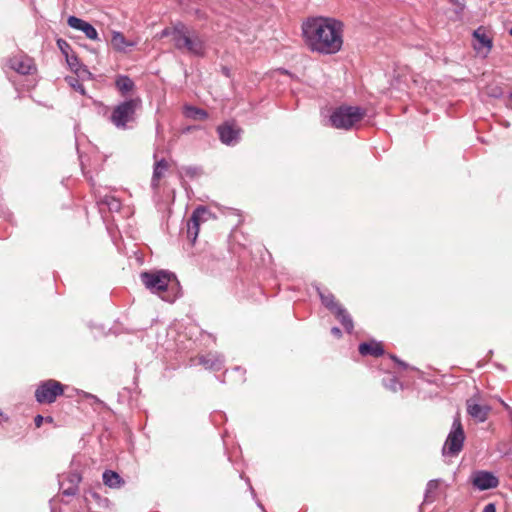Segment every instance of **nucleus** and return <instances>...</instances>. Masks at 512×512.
I'll use <instances>...</instances> for the list:
<instances>
[{"label":"nucleus","mask_w":512,"mask_h":512,"mask_svg":"<svg viewBox=\"0 0 512 512\" xmlns=\"http://www.w3.org/2000/svg\"><path fill=\"white\" fill-rule=\"evenodd\" d=\"M184 174L190 179L198 178L203 174V170L199 166H183L181 168V174Z\"/></svg>","instance_id":"27"},{"label":"nucleus","mask_w":512,"mask_h":512,"mask_svg":"<svg viewBox=\"0 0 512 512\" xmlns=\"http://www.w3.org/2000/svg\"><path fill=\"white\" fill-rule=\"evenodd\" d=\"M482 512H496L495 504H493V503H489V504H487V505L484 507V509H483V511H482Z\"/></svg>","instance_id":"35"},{"label":"nucleus","mask_w":512,"mask_h":512,"mask_svg":"<svg viewBox=\"0 0 512 512\" xmlns=\"http://www.w3.org/2000/svg\"><path fill=\"white\" fill-rule=\"evenodd\" d=\"M170 165L166 159L156 160L153 166V174L151 179V187L154 191H157L160 186V180L164 177L168 171Z\"/></svg>","instance_id":"15"},{"label":"nucleus","mask_w":512,"mask_h":512,"mask_svg":"<svg viewBox=\"0 0 512 512\" xmlns=\"http://www.w3.org/2000/svg\"><path fill=\"white\" fill-rule=\"evenodd\" d=\"M318 295L320 297L321 303L331 312L333 313L337 308L341 306V304L336 300L335 296L329 291H322L320 288H317Z\"/></svg>","instance_id":"19"},{"label":"nucleus","mask_w":512,"mask_h":512,"mask_svg":"<svg viewBox=\"0 0 512 512\" xmlns=\"http://www.w3.org/2000/svg\"><path fill=\"white\" fill-rule=\"evenodd\" d=\"M57 46L65 57L67 55L73 53V50H72L70 44L64 39H58Z\"/></svg>","instance_id":"30"},{"label":"nucleus","mask_w":512,"mask_h":512,"mask_svg":"<svg viewBox=\"0 0 512 512\" xmlns=\"http://www.w3.org/2000/svg\"><path fill=\"white\" fill-rule=\"evenodd\" d=\"M7 65L16 73L24 76L35 75L38 71L35 60L22 51L9 57Z\"/></svg>","instance_id":"8"},{"label":"nucleus","mask_w":512,"mask_h":512,"mask_svg":"<svg viewBox=\"0 0 512 512\" xmlns=\"http://www.w3.org/2000/svg\"><path fill=\"white\" fill-rule=\"evenodd\" d=\"M65 389L66 385L57 380L48 379L41 381L34 392L35 400L39 404H52L59 396L64 394Z\"/></svg>","instance_id":"7"},{"label":"nucleus","mask_w":512,"mask_h":512,"mask_svg":"<svg viewBox=\"0 0 512 512\" xmlns=\"http://www.w3.org/2000/svg\"><path fill=\"white\" fill-rule=\"evenodd\" d=\"M140 278L147 289L158 294L164 301L174 302L180 295L181 287L173 273L164 270L142 272Z\"/></svg>","instance_id":"2"},{"label":"nucleus","mask_w":512,"mask_h":512,"mask_svg":"<svg viewBox=\"0 0 512 512\" xmlns=\"http://www.w3.org/2000/svg\"><path fill=\"white\" fill-rule=\"evenodd\" d=\"M358 351L362 356H373L376 358L384 354V348L382 344L375 340L360 343Z\"/></svg>","instance_id":"16"},{"label":"nucleus","mask_w":512,"mask_h":512,"mask_svg":"<svg viewBox=\"0 0 512 512\" xmlns=\"http://www.w3.org/2000/svg\"><path fill=\"white\" fill-rule=\"evenodd\" d=\"M223 72L226 76H229V70L227 68H223Z\"/></svg>","instance_id":"42"},{"label":"nucleus","mask_w":512,"mask_h":512,"mask_svg":"<svg viewBox=\"0 0 512 512\" xmlns=\"http://www.w3.org/2000/svg\"><path fill=\"white\" fill-rule=\"evenodd\" d=\"M465 433L461 423L460 415L457 414L453 420L452 428L444 443L442 453L451 457L457 456L463 449Z\"/></svg>","instance_id":"6"},{"label":"nucleus","mask_w":512,"mask_h":512,"mask_svg":"<svg viewBox=\"0 0 512 512\" xmlns=\"http://www.w3.org/2000/svg\"><path fill=\"white\" fill-rule=\"evenodd\" d=\"M183 113L185 117L193 120H206L208 118V113L206 110L195 106L186 105L184 107Z\"/></svg>","instance_id":"24"},{"label":"nucleus","mask_w":512,"mask_h":512,"mask_svg":"<svg viewBox=\"0 0 512 512\" xmlns=\"http://www.w3.org/2000/svg\"><path fill=\"white\" fill-rule=\"evenodd\" d=\"M81 476L76 473H71L67 476V481L71 485H76V487H79V483L81 482Z\"/></svg>","instance_id":"33"},{"label":"nucleus","mask_w":512,"mask_h":512,"mask_svg":"<svg viewBox=\"0 0 512 512\" xmlns=\"http://www.w3.org/2000/svg\"><path fill=\"white\" fill-rule=\"evenodd\" d=\"M183 22L181 21H176L174 23H172V26L171 27H166L164 28L159 34V38H165V37H171L172 38V42H173V45L175 44V39L177 38V36L179 35V33H181L182 31V28H183Z\"/></svg>","instance_id":"23"},{"label":"nucleus","mask_w":512,"mask_h":512,"mask_svg":"<svg viewBox=\"0 0 512 512\" xmlns=\"http://www.w3.org/2000/svg\"><path fill=\"white\" fill-rule=\"evenodd\" d=\"M492 95L495 96V97L500 96L501 95V90L499 89V91H494Z\"/></svg>","instance_id":"41"},{"label":"nucleus","mask_w":512,"mask_h":512,"mask_svg":"<svg viewBox=\"0 0 512 512\" xmlns=\"http://www.w3.org/2000/svg\"><path fill=\"white\" fill-rule=\"evenodd\" d=\"M135 44V42L128 41L121 32L114 31L112 33L111 45L116 51L124 52L127 47H133Z\"/></svg>","instance_id":"18"},{"label":"nucleus","mask_w":512,"mask_h":512,"mask_svg":"<svg viewBox=\"0 0 512 512\" xmlns=\"http://www.w3.org/2000/svg\"><path fill=\"white\" fill-rule=\"evenodd\" d=\"M508 99L509 102L507 103V107L512 109V91L509 93Z\"/></svg>","instance_id":"39"},{"label":"nucleus","mask_w":512,"mask_h":512,"mask_svg":"<svg viewBox=\"0 0 512 512\" xmlns=\"http://www.w3.org/2000/svg\"><path fill=\"white\" fill-rule=\"evenodd\" d=\"M62 494L64 496H75L78 493L79 487L76 485L69 484L67 487H64V484H61Z\"/></svg>","instance_id":"31"},{"label":"nucleus","mask_w":512,"mask_h":512,"mask_svg":"<svg viewBox=\"0 0 512 512\" xmlns=\"http://www.w3.org/2000/svg\"><path fill=\"white\" fill-rule=\"evenodd\" d=\"M474 38L478 41V44H474V48L480 51L482 48H486L487 52L492 48V40L487 36L483 28H478L473 32Z\"/></svg>","instance_id":"20"},{"label":"nucleus","mask_w":512,"mask_h":512,"mask_svg":"<svg viewBox=\"0 0 512 512\" xmlns=\"http://www.w3.org/2000/svg\"><path fill=\"white\" fill-rule=\"evenodd\" d=\"M115 86L122 96H125L135 88L132 79L126 75H119L115 80Z\"/></svg>","instance_id":"22"},{"label":"nucleus","mask_w":512,"mask_h":512,"mask_svg":"<svg viewBox=\"0 0 512 512\" xmlns=\"http://www.w3.org/2000/svg\"><path fill=\"white\" fill-rule=\"evenodd\" d=\"M44 422V417L42 415H36L34 418V424L37 428L41 427Z\"/></svg>","instance_id":"34"},{"label":"nucleus","mask_w":512,"mask_h":512,"mask_svg":"<svg viewBox=\"0 0 512 512\" xmlns=\"http://www.w3.org/2000/svg\"><path fill=\"white\" fill-rule=\"evenodd\" d=\"M466 407L467 413L477 422H485L491 411L489 405L481 403L479 395L467 399Z\"/></svg>","instance_id":"11"},{"label":"nucleus","mask_w":512,"mask_h":512,"mask_svg":"<svg viewBox=\"0 0 512 512\" xmlns=\"http://www.w3.org/2000/svg\"><path fill=\"white\" fill-rule=\"evenodd\" d=\"M175 49L196 57H204L206 54L205 42L194 31H191L184 23L181 33L175 39Z\"/></svg>","instance_id":"4"},{"label":"nucleus","mask_w":512,"mask_h":512,"mask_svg":"<svg viewBox=\"0 0 512 512\" xmlns=\"http://www.w3.org/2000/svg\"><path fill=\"white\" fill-rule=\"evenodd\" d=\"M141 107L140 97L126 99L113 107L109 120L117 128L126 129L128 123L135 121L136 112Z\"/></svg>","instance_id":"3"},{"label":"nucleus","mask_w":512,"mask_h":512,"mask_svg":"<svg viewBox=\"0 0 512 512\" xmlns=\"http://www.w3.org/2000/svg\"><path fill=\"white\" fill-rule=\"evenodd\" d=\"M365 116V110L354 106H340L330 116L331 125L337 129H351Z\"/></svg>","instance_id":"5"},{"label":"nucleus","mask_w":512,"mask_h":512,"mask_svg":"<svg viewBox=\"0 0 512 512\" xmlns=\"http://www.w3.org/2000/svg\"><path fill=\"white\" fill-rule=\"evenodd\" d=\"M220 141L225 145H235L239 142L242 129L234 121H226L217 127Z\"/></svg>","instance_id":"10"},{"label":"nucleus","mask_w":512,"mask_h":512,"mask_svg":"<svg viewBox=\"0 0 512 512\" xmlns=\"http://www.w3.org/2000/svg\"><path fill=\"white\" fill-rule=\"evenodd\" d=\"M65 58H66V62L68 64V66L70 67V69L74 72H77L80 68V61H79L77 55L73 52V53L67 55Z\"/></svg>","instance_id":"29"},{"label":"nucleus","mask_w":512,"mask_h":512,"mask_svg":"<svg viewBox=\"0 0 512 512\" xmlns=\"http://www.w3.org/2000/svg\"><path fill=\"white\" fill-rule=\"evenodd\" d=\"M198 364L202 365L207 370L219 371L223 368L224 359L221 355L215 352H208L204 355L197 357Z\"/></svg>","instance_id":"13"},{"label":"nucleus","mask_w":512,"mask_h":512,"mask_svg":"<svg viewBox=\"0 0 512 512\" xmlns=\"http://www.w3.org/2000/svg\"><path fill=\"white\" fill-rule=\"evenodd\" d=\"M331 333L337 338H340L342 336V332L338 327H333L331 329Z\"/></svg>","instance_id":"37"},{"label":"nucleus","mask_w":512,"mask_h":512,"mask_svg":"<svg viewBox=\"0 0 512 512\" xmlns=\"http://www.w3.org/2000/svg\"><path fill=\"white\" fill-rule=\"evenodd\" d=\"M510 35L512 36V27H511V30H510Z\"/></svg>","instance_id":"44"},{"label":"nucleus","mask_w":512,"mask_h":512,"mask_svg":"<svg viewBox=\"0 0 512 512\" xmlns=\"http://www.w3.org/2000/svg\"><path fill=\"white\" fill-rule=\"evenodd\" d=\"M102 479L103 483L110 488H120L124 484V480L120 475L112 470L104 471Z\"/></svg>","instance_id":"21"},{"label":"nucleus","mask_w":512,"mask_h":512,"mask_svg":"<svg viewBox=\"0 0 512 512\" xmlns=\"http://www.w3.org/2000/svg\"><path fill=\"white\" fill-rule=\"evenodd\" d=\"M440 486V480L433 479L427 483L426 492H425V500L428 502H432L435 500V493Z\"/></svg>","instance_id":"26"},{"label":"nucleus","mask_w":512,"mask_h":512,"mask_svg":"<svg viewBox=\"0 0 512 512\" xmlns=\"http://www.w3.org/2000/svg\"><path fill=\"white\" fill-rule=\"evenodd\" d=\"M44 422L52 424L54 422V419L52 416H46L44 417Z\"/></svg>","instance_id":"40"},{"label":"nucleus","mask_w":512,"mask_h":512,"mask_svg":"<svg viewBox=\"0 0 512 512\" xmlns=\"http://www.w3.org/2000/svg\"><path fill=\"white\" fill-rule=\"evenodd\" d=\"M69 84L71 87H73L76 91L80 92L82 95H85V88L82 83L79 82L76 78H69Z\"/></svg>","instance_id":"32"},{"label":"nucleus","mask_w":512,"mask_h":512,"mask_svg":"<svg viewBox=\"0 0 512 512\" xmlns=\"http://www.w3.org/2000/svg\"><path fill=\"white\" fill-rule=\"evenodd\" d=\"M208 215V211L205 207H197L190 218L187 220L186 223V234L187 239L190 241L191 244H194L200 230L201 223L205 222L207 220L206 216Z\"/></svg>","instance_id":"9"},{"label":"nucleus","mask_w":512,"mask_h":512,"mask_svg":"<svg viewBox=\"0 0 512 512\" xmlns=\"http://www.w3.org/2000/svg\"><path fill=\"white\" fill-rule=\"evenodd\" d=\"M471 483L476 489L484 491L496 488L499 485V479L492 472L479 470L472 474Z\"/></svg>","instance_id":"12"},{"label":"nucleus","mask_w":512,"mask_h":512,"mask_svg":"<svg viewBox=\"0 0 512 512\" xmlns=\"http://www.w3.org/2000/svg\"><path fill=\"white\" fill-rule=\"evenodd\" d=\"M450 2L458 6L460 9H463L465 7V0H450Z\"/></svg>","instance_id":"36"},{"label":"nucleus","mask_w":512,"mask_h":512,"mask_svg":"<svg viewBox=\"0 0 512 512\" xmlns=\"http://www.w3.org/2000/svg\"><path fill=\"white\" fill-rule=\"evenodd\" d=\"M391 358H392L395 362H397L401 367H403V368H406V367H407V364H406V363H404V362H402L401 360H399L396 356L392 355V356H391Z\"/></svg>","instance_id":"38"},{"label":"nucleus","mask_w":512,"mask_h":512,"mask_svg":"<svg viewBox=\"0 0 512 512\" xmlns=\"http://www.w3.org/2000/svg\"><path fill=\"white\" fill-rule=\"evenodd\" d=\"M383 384L384 386L393 391V392H396L398 390V388H402V384L399 382V380L392 376V377H389L387 379H384L383 380Z\"/></svg>","instance_id":"28"},{"label":"nucleus","mask_w":512,"mask_h":512,"mask_svg":"<svg viewBox=\"0 0 512 512\" xmlns=\"http://www.w3.org/2000/svg\"><path fill=\"white\" fill-rule=\"evenodd\" d=\"M302 35L310 51L336 54L343 45V24L334 18L311 17L303 22Z\"/></svg>","instance_id":"1"},{"label":"nucleus","mask_w":512,"mask_h":512,"mask_svg":"<svg viewBox=\"0 0 512 512\" xmlns=\"http://www.w3.org/2000/svg\"><path fill=\"white\" fill-rule=\"evenodd\" d=\"M98 203L107 207L111 212H119L122 206L121 201L112 195H105L101 197Z\"/></svg>","instance_id":"25"},{"label":"nucleus","mask_w":512,"mask_h":512,"mask_svg":"<svg viewBox=\"0 0 512 512\" xmlns=\"http://www.w3.org/2000/svg\"><path fill=\"white\" fill-rule=\"evenodd\" d=\"M67 23L71 28L82 31L88 39L98 40V32L90 23L76 16H70Z\"/></svg>","instance_id":"14"},{"label":"nucleus","mask_w":512,"mask_h":512,"mask_svg":"<svg viewBox=\"0 0 512 512\" xmlns=\"http://www.w3.org/2000/svg\"><path fill=\"white\" fill-rule=\"evenodd\" d=\"M501 403L504 405L505 408H508L507 404L501 401Z\"/></svg>","instance_id":"43"},{"label":"nucleus","mask_w":512,"mask_h":512,"mask_svg":"<svg viewBox=\"0 0 512 512\" xmlns=\"http://www.w3.org/2000/svg\"><path fill=\"white\" fill-rule=\"evenodd\" d=\"M334 316L341 323L347 333H352L354 329V323L349 312L341 305L337 310L333 312Z\"/></svg>","instance_id":"17"}]
</instances>
